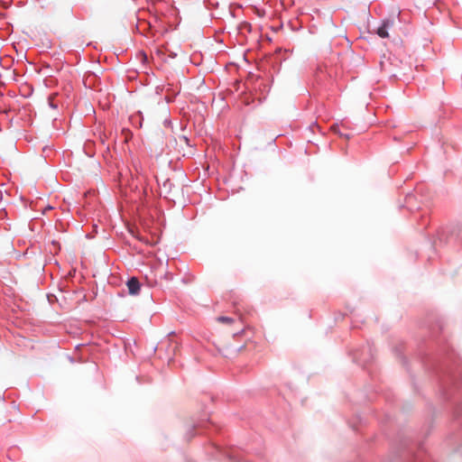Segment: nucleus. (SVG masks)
Segmentation results:
<instances>
[{"label":"nucleus","mask_w":462,"mask_h":462,"mask_svg":"<svg viewBox=\"0 0 462 462\" xmlns=\"http://www.w3.org/2000/svg\"><path fill=\"white\" fill-rule=\"evenodd\" d=\"M380 67L387 76L397 78L399 76H407L410 67L403 66V62L395 56H383L380 61Z\"/></svg>","instance_id":"f257e3e1"},{"label":"nucleus","mask_w":462,"mask_h":462,"mask_svg":"<svg viewBox=\"0 0 462 462\" xmlns=\"http://www.w3.org/2000/svg\"><path fill=\"white\" fill-rule=\"evenodd\" d=\"M126 286L131 295H137L140 291L141 284L135 277L130 278L126 282Z\"/></svg>","instance_id":"f03ea898"},{"label":"nucleus","mask_w":462,"mask_h":462,"mask_svg":"<svg viewBox=\"0 0 462 462\" xmlns=\"http://www.w3.org/2000/svg\"><path fill=\"white\" fill-rule=\"evenodd\" d=\"M393 25V21L386 20L383 23V24L378 27L376 33L381 38H388V29H390Z\"/></svg>","instance_id":"7ed1b4c3"},{"label":"nucleus","mask_w":462,"mask_h":462,"mask_svg":"<svg viewBox=\"0 0 462 462\" xmlns=\"http://www.w3.org/2000/svg\"><path fill=\"white\" fill-rule=\"evenodd\" d=\"M217 320L220 323L229 325V324L235 323L236 319L234 318H230V317L220 316V317L217 318Z\"/></svg>","instance_id":"20e7f679"},{"label":"nucleus","mask_w":462,"mask_h":462,"mask_svg":"<svg viewBox=\"0 0 462 462\" xmlns=\"http://www.w3.org/2000/svg\"><path fill=\"white\" fill-rule=\"evenodd\" d=\"M55 95H51L49 97V104L51 107L57 108L58 105L54 103Z\"/></svg>","instance_id":"39448f33"}]
</instances>
